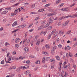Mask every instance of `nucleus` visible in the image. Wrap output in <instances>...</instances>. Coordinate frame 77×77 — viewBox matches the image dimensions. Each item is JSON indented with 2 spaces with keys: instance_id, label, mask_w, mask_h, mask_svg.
<instances>
[{
  "instance_id": "obj_60",
  "label": "nucleus",
  "mask_w": 77,
  "mask_h": 77,
  "mask_svg": "<svg viewBox=\"0 0 77 77\" xmlns=\"http://www.w3.org/2000/svg\"><path fill=\"white\" fill-rule=\"evenodd\" d=\"M59 40H60V39H59V38H57L56 40V42H59Z\"/></svg>"
},
{
  "instance_id": "obj_43",
  "label": "nucleus",
  "mask_w": 77,
  "mask_h": 77,
  "mask_svg": "<svg viewBox=\"0 0 77 77\" xmlns=\"http://www.w3.org/2000/svg\"><path fill=\"white\" fill-rule=\"evenodd\" d=\"M26 26V25H25V24L23 25H22L21 26V28H24V27H25Z\"/></svg>"
},
{
  "instance_id": "obj_21",
  "label": "nucleus",
  "mask_w": 77,
  "mask_h": 77,
  "mask_svg": "<svg viewBox=\"0 0 77 77\" xmlns=\"http://www.w3.org/2000/svg\"><path fill=\"white\" fill-rule=\"evenodd\" d=\"M68 63V60H66L64 63H63L64 65L63 66V67H64L65 66V64H66Z\"/></svg>"
},
{
  "instance_id": "obj_33",
  "label": "nucleus",
  "mask_w": 77,
  "mask_h": 77,
  "mask_svg": "<svg viewBox=\"0 0 77 77\" xmlns=\"http://www.w3.org/2000/svg\"><path fill=\"white\" fill-rule=\"evenodd\" d=\"M29 4L28 2H26L24 4H23L22 5H24V6H27V5H29Z\"/></svg>"
},
{
  "instance_id": "obj_17",
  "label": "nucleus",
  "mask_w": 77,
  "mask_h": 77,
  "mask_svg": "<svg viewBox=\"0 0 77 77\" xmlns=\"http://www.w3.org/2000/svg\"><path fill=\"white\" fill-rule=\"evenodd\" d=\"M50 62H52V63H55L56 62V60L54 59H51L50 60Z\"/></svg>"
},
{
  "instance_id": "obj_58",
  "label": "nucleus",
  "mask_w": 77,
  "mask_h": 77,
  "mask_svg": "<svg viewBox=\"0 0 77 77\" xmlns=\"http://www.w3.org/2000/svg\"><path fill=\"white\" fill-rule=\"evenodd\" d=\"M26 63L27 64H28V65L29 64V63H30V61L29 60H28L26 61Z\"/></svg>"
},
{
  "instance_id": "obj_46",
  "label": "nucleus",
  "mask_w": 77,
  "mask_h": 77,
  "mask_svg": "<svg viewBox=\"0 0 77 77\" xmlns=\"http://www.w3.org/2000/svg\"><path fill=\"white\" fill-rule=\"evenodd\" d=\"M67 67L68 68H69V69H70V68H71V65L69 63L68 64Z\"/></svg>"
},
{
  "instance_id": "obj_26",
  "label": "nucleus",
  "mask_w": 77,
  "mask_h": 77,
  "mask_svg": "<svg viewBox=\"0 0 77 77\" xmlns=\"http://www.w3.org/2000/svg\"><path fill=\"white\" fill-rule=\"evenodd\" d=\"M41 63V62L39 60H37L35 62V63L36 64H39Z\"/></svg>"
},
{
  "instance_id": "obj_42",
  "label": "nucleus",
  "mask_w": 77,
  "mask_h": 77,
  "mask_svg": "<svg viewBox=\"0 0 77 77\" xmlns=\"http://www.w3.org/2000/svg\"><path fill=\"white\" fill-rule=\"evenodd\" d=\"M1 64L4 65V64H5V61L4 60H2L1 62Z\"/></svg>"
},
{
  "instance_id": "obj_57",
  "label": "nucleus",
  "mask_w": 77,
  "mask_h": 77,
  "mask_svg": "<svg viewBox=\"0 0 77 77\" xmlns=\"http://www.w3.org/2000/svg\"><path fill=\"white\" fill-rule=\"evenodd\" d=\"M17 30H18V29H15L14 31H12V33H14V32H17Z\"/></svg>"
},
{
  "instance_id": "obj_64",
  "label": "nucleus",
  "mask_w": 77,
  "mask_h": 77,
  "mask_svg": "<svg viewBox=\"0 0 77 77\" xmlns=\"http://www.w3.org/2000/svg\"><path fill=\"white\" fill-rule=\"evenodd\" d=\"M58 70L59 71H60L61 70V66H59L58 67Z\"/></svg>"
},
{
  "instance_id": "obj_8",
  "label": "nucleus",
  "mask_w": 77,
  "mask_h": 77,
  "mask_svg": "<svg viewBox=\"0 0 77 77\" xmlns=\"http://www.w3.org/2000/svg\"><path fill=\"white\" fill-rule=\"evenodd\" d=\"M8 11H3L2 12L1 14H2V15H4L5 14H7V13H8Z\"/></svg>"
},
{
  "instance_id": "obj_56",
  "label": "nucleus",
  "mask_w": 77,
  "mask_h": 77,
  "mask_svg": "<svg viewBox=\"0 0 77 77\" xmlns=\"http://www.w3.org/2000/svg\"><path fill=\"white\" fill-rule=\"evenodd\" d=\"M45 22H46V20H44L42 21L41 23L42 24H45Z\"/></svg>"
},
{
  "instance_id": "obj_25",
  "label": "nucleus",
  "mask_w": 77,
  "mask_h": 77,
  "mask_svg": "<svg viewBox=\"0 0 77 77\" xmlns=\"http://www.w3.org/2000/svg\"><path fill=\"white\" fill-rule=\"evenodd\" d=\"M62 77H66V75L64 74V73L63 72H62L61 73Z\"/></svg>"
},
{
  "instance_id": "obj_50",
  "label": "nucleus",
  "mask_w": 77,
  "mask_h": 77,
  "mask_svg": "<svg viewBox=\"0 0 77 77\" xmlns=\"http://www.w3.org/2000/svg\"><path fill=\"white\" fill-rule=\"evenodd\" d=\"M52 28V26H51L48 28V30H51Z\"/></svg>"
},
{
  "instance_id": "obj_63",
  "label": "nucleus",
  "mask_w": 77,
  "mask_h": 77,
  "mask_svg": "<svg viewBox=\"0 0 77 77\" xmlns=\"http://www.w3.org/2000/svg\"><path fill=\"white\" fill-rule=\"evenodd\" d=\"M74 47H76L77 46V42L75 43L73 45Z\"/></svg>"
},
{
  "instance_id": "obj_40",
  "label": "nucleus",
  "mask_w": 77,
  "mask_h": 77,
  "mask_svg": "<svg viewBox=\"0 0 77 77\" xmlns=\"http://www.w3.org/2000/svg\"><path fill=\"white\" fill-rule=\"evenodd\" d=\"M47 30H46L44 31V33H43V35H45L47 33Z\"/></svg>"
},
{
  "instance_id": "obj_6",
  "label": "nucleus",
  "mask_w": 77,
  "mask_h": 77,
  "mask_svg": "<svg viewBox=\"0 0 77 77\" xmlns=\"http://www.w3.org/2000/svg\"><path fill=\"white\" fill-rule=\"evenodd\" d=\"M69 23V21H67L65 23H64L62 25V27H64L65 26H66Z\"/></svg>"
},
{
  "instance_id": "obj_49",
  "label": "nucleus",
  "mask_w": 77,
  "mask_h": 77,
  "mask_svg": "<svg viewBox=\"0 0 77 77\" xmlns=\"http://www.w3.org/2000/svg\"><path fill=\"white\" fill-rule=\"evenodd\" d=\"M10 75V77H13V76H14L15 75V74L13 73V74H11Z\"/></svg>"
},
{
  "instance_id": "obj_55",
  "label": "nucleus",
  "mask_w": 77,
  "mask_h": 77,
  "mask_svg": "<svg viewBox=\"0 0 77 77\" xmlns=\"http://www.w3.org/2000/svg\"><path fill=\"white\" fill-rule=\"evenodd\" d=\"M58 46L59 48H61L62 47V45H59Z\"/></svg>"
},
{
  "instance_id": "obj_10",
  "label": "nucleus",
  "mask_w": 77,
  "mask_h": 77,
  "mask_svg": "<svg viewBox=\"0 0 77 77\" xmlns=\"http://www.w3.org/2000/svg\"><path fill=\"white\" fill-rule=\"evenodd\" d=\"M55 14H56L54 13H50L47 15V17H51V16H53V15H54Z\"/></svg>"
},
{
  "instance_id": "obj_51",
  "label": "nucleus",
  "mask_w": 77,
  "mask_h": 77,
  "mask_svg": "<svg viewBox=\"0 0 77 77\" xmlns=\"http://www.w3.org/2000/svg\"><path fill=\"white\" fill-rule=\"evenodd\" d=\"M33 30H34L33 29H30V30H29V33H31V32H33Z\"/></svg>"
},
{
  "instance_id": "obj_23",
  "label": "nucleus",
  "mask_w": 77,
  "mask_h": 77,
  "mask_svg": "<svg viewBox=\"0 0 77 77\" xmlns=\"http://www.w3.org/2000/svg\"><path fill=\"white\" fill-rule=\"evenodd\" d=\"M42 62L43 63H44L45 62V57H43L42 59Z\"/></svg>"
},
{
  "instance_id": "obj_62",
  "label": "nucleus",
  "mask_w": 77,
  "mask_h": 77,
  "mask_svg": "<svg viewBox=\"0 0 77 77\" xmlns=\"http://www.w3.org/2000/svg\"><path fill=\"white\" fill-rule=\"evenodd\" d=\"M15 2V0H11V3H14Z\"/></svg>"
},
{
  "instance_id": "obj_1",
  "label": "nucleus",
  "mask_w": 77,
  "mask_h": 77,
  "mask_svg": "<svg viewBox=\"0 0 77 77\" xmlns=\"http://www.w3.org/2000/svg\"><path fill=\"white\" fill-rule=\"evenodd\" d=\"M28 38L27 37L25 38L23 42V44H25V46L28 45L30 42V39H28L27 40Z\"/></svg>"
},
{
  "instance_id": "obj_38",
  "label": "nucleus",
  "mask_w": 77,
  "mask_h": 77,
  "mask_svg": "<svg viewBox=\"0 0 77 77\" xmlns=\"http://www.w3.org/2000/svg\"><path fill=\"white\" fill-rule=\"evenodd\" d=\"M62 65V61H60L59 63V66H61Z\"/></svg>"
},
{
  "instance_id": "obj_4",
  "label": "nucleus",
  "mask_w": 77,
  "mask_h": 77,
  "mask_svg": "<svg viewBox=\"0 0 77 77\" xmlns=\"http://www.w3.org/2000/svg\"><path fill=\"white\" fill-rule=\"evenodd\" d=\"M71 16H69V15L67 16H66L65 17H62L60 18H59V20H62L63 19H65V18H69Z\"/></svg>"
},
{
  "instance_id": "obj_61",
  "label": "nucleus",
  "mask_w": 77,
  "mask_h": 77,
  "mask_svg": "<svg viewBox=\"0 0 77 77\" xmlns=\"http://www.w3.org/2000/svg\"><path fill=\"white\" fill-rule=\"evenodd\" d=\"M20 69L19 67H18L17 69V72H18L20 71Z\"/></svg>"
},
{
  "instance_id": "obj_7",
  "label": "nucleus",
  "mask_w": 77,
  "mask_h": 77,
  "mask_svg": "<svg viewBox=\"0 0 77 77\" xmlns=\"http://www.w3.org/2000/svg\"><path fill=\"white\" fill-rule=\"evenodd\" d=\"M17 23H18L17 21H15L12 25V27H15V26H17Z\"/></svg>"
},
{
  "instance_id": "obj_20",
  "label": "nucleus",
  "mask_w": 77,
  "mask_h": 77,
  "mask_svg": "<svg viewBox=\"0 0 77 77\" xmlns=\"http://www.w3.org/2000/svg\"><path fill=\"white\" fill-rule=\"evenodd\" d=\"M18 9L16 8L14 12L15 14L17 15V13H18Z\"/></svg>"
},
{
  "instance_id": "obj_24",
  "label": "nucleus",
  "mask_w": 77,
  "mask_h": 77,
  "mask_svg": "<svg viewBox=\"0 0 77 77\" xmlns=\"http://www.w3.org/2000/svg\"><path fill=\"white\" fill-rule=\"evenodd\" d=\"M42 53L43 54H45V55H48V53L46 52H44V51L42 52Z\"/></svg>"
},
{
  "instance_id": "obj_5",
  "label": "nucleus",
  "mask_w": 77,
  "mask_h": 77,
  "mask_svg": "<svg viewBox=\"0 0 77 77\" xmlns=\"http://www.w3.org/2000/svg\"><path fill=\"white\" fill-rule=\"evenodd\" d=\"M65 32L64 31H62V30H61L59 32L58 34H60V36H62L63 35V34Z\"/></svg>"
},
{
  "instance_id": "obj_59",
  "label": "nucleus",
  "mask_w": 77,
  "mask_h": 77,
  "mask_svg": "<svg viewBox=\"0 0 77 77\" xmlns=\"http://www.w3.org/2000/svg\"><path fill=\"white\" fill-rule=\"evenodd\" d=\"M26 66H27V65H26L24 66H23V69H26Z\"/></svg>"
},
{
  "instance_id": "obj_36",
  "label": "nucleus",
  "mask_w": 77,
  "mask_h": 77,
  "mask_svg": "<svg viewBox=\"0 0 77 77\" xmlns=\"http://www.w3.org/2000/svg\"><path fill=\"white\" fill-rule=\"evenodd\" d=\"M10 45V44L8 42H5V46H7L8 45Z\"/></svg>"
},
{
  "instance_id": "obj_16",
  "label": "nucleus",
  "mask_w": 77,
  "mask_h": 77,
  "mask_svg": "<svg viewBox=\"0 0 77 77\" xmlns=\"http://www.w3.org/2000/svg\"><path fill=\"white\" fill-rule=\"evenodd\" d=\"M51 53L52 54H54L55 53V50H53V49H51Z\"/></svg>"
},
{
  "instance_id": "obj_53",
  "label": "nucleus",
  "mask_w": 77,
  "mask_h": 77,
  "mask_svg": "<svg viewBox=\"0 0 77 77\" xmlns=\"http://www.w3.org/2000/svg\"><path fill=\"white\" fill-rule=\"evenodd\" d=\"M54 65H51V69H54Z\"/></svg>"
},
{
  "instance_id": "obj_32",
  "label": "nucleus",
  "mask_w": 77,
  "mask_h": 77,
  "mask_svg": "<svg viewBox=\"0 0 77 77\" xmlns=\"http://www.w3.org/2000/svg\"><path fill=\"white\" fill-rule=\"evenodd\" d=\"M33 25V23H32L31 24H30L28 27V28H31L32 27V26Z\"/></svg>"
},
{
  "instance_id": "obj_27",
  "label": "nucleus",
  "mask_w": 77,
  "mask_h": 77,
  "mask_svg": "<svg viewBox=\"0 0 77 77\" xmlns=\"http://www.w3.org/2000/svg\"><path fill=\"white\" fill-rule=\"evenodd\" d=\"M45 47L47 50H50V46H49L48 45H45Z\"/></svg>"
},
{
  "instance_id": "obj_54",
  "label": "nucleus",
  "mask_w": 77,
  "mask_h": 77,
  "mask_svg": "<svg viewBox=\"0 0 77 77\" xmlns=\"http://www.w3.org/2000/svg\"><path fill=\"white\" fill-rule=\"evenodd\" d=\"M35 50H36V51H39V49L37 47H35Z\"/></svg>"
},
{
  "instance_id": "obj_45",
  "label": "nucleus",
  "mask_w": 77,
  "mask_h": 77,
  "mask_svg": "<svg viewBox=\"0 0 77 77\" xmlns=\"http://www.w3.org/2000/svg\"><path fill=\"white\" fill-rule=\"evenodd\" d=\"M69 56H70V57H72L73 56V55H72V54L70 52H69Z\"/></svg>"
},
{
  "instance_id": "obj_37",
  "label": "nucleus",
  "mask_w": 77,
  "mask_h": 77,
  "mask_svg": "<svg viewBox=\"0 0 77 77\" xmlns=\"http://www.w3.org/2000/svg\"><path fill=\"white\" fill-rule=\"evenodd\" d=\"M52 22H53V20H52L50 18L49 21L48 23H49V24H51Z\"/></svg>"
},
{
  "instance_id": "obj_47",
  "label": "nucleus",
  "mask_w": 77,
  "mask_h": 77,
  "mask_svg": "<svg viewBox=\"0 0 77 77\" xmlns=\"http://www.w3.org/2000/svg\"><path fill=\"white\" fill-rule=\"evenodd\" d=\"M9 55H10V52H8L7 53V57H9Z\"/></svg>"
},
{
  "instance_id": "obj_9",
  "label": "nucleus",
  "mask_w": 77,
  "mask_h": 77,
  "mask_svg": "<svg viewBox=\"0 0 77 77\" xmlns=\"http://www.w3.org/2000/svg\"><path fill=\"white\" fill-rule=\"evenodd\" d=\"M45 11V10H44V8L38 10V12H43V11Z\"/></svg>"
},
{
  "instance_id": "obj_14",
  "label": "nucleus",
  "mask_w": 77,
  "mask_h": 77,
  "mask_svg": "<svg viewBox=\"0 0 77 77\" xmlns=\"http://www.w3.org/2000/svg\"><path fill=\"white\" fill-rule=\"evenodd\" d=\"M12 60H18V57L15 56H13L12 57Z\"/></svg>"
},
{
  "instance_id": "obj_12",
  "label": "nucleus",
  "mask_w": 77,
  "mask_h": 77,
  "mask_svg": "<svg viewBox=\"0 0 77 77\" xmlns=\"http://www.w3.org/2000/svg\"><path fill=\"white\" fill-rule=\"evenodd\" d=\"M71 49V47L69 46H67V47H65L64 48L65 50H69V49Z\"/></svg>"
},
{
  "instance_id": "obj_18",
  "label": "nucleus",
  "mask_w": 77,
  "mask_h": 77,
  "mask_svg": "<svg viewBox=\"0 0 77 77\" xmlns=\"http://www.w3.org/2000/svg\"><path fill=\"white\" fill-rule=\"evenodd\" d=\"M25 74L26 75H28V74H30V72L29 71V70H27L25 72Z\"/></svg>"
},
{
  "instance_id": "obj_35",
  "label": "nucleus",
  "mask_w": 77,
  "mask_h": 77,
  "mask_svg": "<svg viewBox=\"0 0 77 77\" xmlns=\"http://www.w3.org/2000/svg\"><path fill=\"white\" fill-rule=\"evenodd\" d=\"M61 2V0H58L56 2V4H59Z\"/></svg>"
},
{
  "instance_id": "obj_15",
  "label": "nucleus",
  "mask_w": 77,
  "mask_h": 77,
  "mask_svg": "<svg viewBox=\"0 0 77 77\" xmlns=\"http://www.w3.org/2000/svg\"><path fill=\"white\" fill-rule=\"evenodd\" d=\"M64 5L65 4L64 3L60 4L58 5V7L59 8H62V6H63V5Z\"/></svg>"
},
{
  "instance_id": "obj_39",
  "label": "nucleus",
  "mask_w": 77,
  "mask_h": 77,
  "mask_svg": "<svg viewBox=\"0 0 77 77\" xmlns=\"http://www.w3.org/2000/svg\"><path fill=\"white\" fill-rule=\"evenodd\" d=\"M71 32V30H69L66 33V34L68 35V34H69Z\"/></svg>"
},
{
  "instance_id": "obj_13",
  "label": "nucleus",
  "mask_w": 77,
  "mask_h": 77,
  "mask_svg": "<svg viewBox=\"0 0 77 77\" xmlns=\"http://www.w3.org/2000/svg\"><path fill=\"white\" fill-rule=\"evenodd\" d=\"M24 50L26 53H28V51H29V48L26 47L25 48Z\"/></svg>"
},
{
  "instance_id": "obj_3",
  "label": "nucleus",
  "mask_w": 77,
  "mask_h": 77,
  "mask_svg": "<svg viewBox=\"0 0 77 77\" xmlns=\"http://www.w3.org/2000/svg\"><path fill=\"white\" fill-rule=\"evenodd\" d=\"M60 10L62 11H68L69 10V8L68 7H67L66 8H63Z\"/></svg>"
},
{
  "instance_id": "obj_2",
  "label": "nucleus",
  "mask_w": 77,
  "mask_h": 77,
  "mask_svg": "<svg viewBox=\"0 0 77 77\" xmlns=\"http://www.w3.org/2000/svg\"><path fill=\"white\" fill-rule=\"evenodd\" d=\"M16 66H11L10 67L8 68L9 70H12V69H16Z\"/></svg>"
},
{
  "instance_id": "obj_30",
  "label": "nucleus",
  "mask_w": 77,
  "mask_h": 77,
  "mask_svg": "<svg viewBox=\"0 0 77 77\" xmlns=\"http://www.w3.org/2000/svg\"><path fill=\"white\" fill-rule=\"evenodd\" d=\"M50 5V4H48L45 5L44 6V7L45 8H47V7H48V6H49Z\"/></svg>"
},
{
  "instance_id": "obj_28",
  "label": "nucleus",
  "mask_w": 77,
  "mask_h": 77,
  "mask_svg": "<svg viewBox=\"0 0 77 77\" xmlns=\"http://www.w3.org/2000/svg\"><path fill=\"white\" fill-rule=\"evenodd\" d=\"M40 17H39V16H38L37 17H36L35 19V21H37L39 19Z\"/></svg>"
},
{
  "instance_id": "obj_48",
  "label": "nucleus",
  "mask_w": 77,
  "mask_h": 77,
  "mask_svg": "<svg viewBox=\"0 0 77 77\" xmlns=\"http://www.w3.org/2000/svg\"><path fill=\"white\" fill-rule=\"evenodd\" d=\"M51 35H49L48 37V40H49L50 38H51Z\"/></svg>"
},
{
  "instance_id": "obj_31",
  "label": "nucleus",
  "mask_w": 77,
  "mask_h": 77,
  "mask_svg": "<svg viewBox=\"0 0 77 77\" xmlns=\"http://www.w3.org/2000/svg\"><path fill=\"white\" fill-rule=\"evenodd\" d=\"M39 44H40V41L38 40L36 43V45L38 46V45H39Z\"/></svg>"
},
{
  "instance_id": "obj_44",
  "label": "nucleus",
  "mask_w": 77,
  "mask_h": 77,
  "mask_svg": "<svg viewBox=\"0 0 77 77\" xmlns=\"http://www.w3.org/2000/svg\"><path fill=\"white\" fill-rule=\"evenodd\" d=\"M19 59H20L21 60H23V59H24V57H19Z\"/></svg>"
},
{
  "instance_id": "obj_19",
  "label": "nucleus",
  "mask_w": 77,
  "mask_h": 77,
  "mask_svg": "<svg viewBox=\"0 0 77 77\" xmlns=\"http://www.w3.org/2000/svg\"><path fill=\"white\" fill-rule=\"evenodd\" d=\"M20 41V38H17L15 40V43H18V42Z\"/></svg>"
},
{
  "instance_id": "obj_22",
  "label": "nucleus",
  "mask_w": 77,
  "mask_h": 77,
  "mask_svg": "<svg viewBox=\"0 0 77 77\" xmlns=\"http://www.w3.org/2000/svg\"><path fill=\"white\" fill-rule=\"evenodd\" d=\"M12 56H9L8 58V61H11V59H12Z\"/></svg>"
},
{
  "instance_id": "obj_29",
  "label": "nucleus",
  "mask_w": 77,
  "mask_h": 77,
  "mask_svg": "<svg viewBox=\"0 0 77 77\" xmlns=\"http://www.w3.org/2000/svg\"><path fill=\"white\" fill-rule=\"evenodd\" d=\"M55 57H56L57 60H60V57H59V56H56Z\"/></svg>"
},
{
  "instance_id": "obj_34",
  "label": "nucleus",
  "mask_w": 77,
  "mask_h": 77,
  "mask_svg": "<svg viewBox=\"0 0 77 77\" xmlns=\"http://www.w3.org/2000/svg\"><path fill=\"white\" fill-rule=\"evenodd\" d=\"M49 25H50V23H48L45 26V27H48L49 26Z\"/></svg>"
},
{
  "instance_id": "obj_11",
  "label": "nucleus",
  "mask_w": 77,
  "mask_h": 77,
  "mask_svg": "<svg viewBox=\"0 0 77 77\" xmlns=\"http://www.w3.org/2000/svg\"><path fill=\"white\" fill-rule=\"evenodd\" d=\"M45 26L44 25H42L40 26V27H39L38 29L39 30H41L42 29H44V28H45Z\"/></svg>"
},
{
  "instance_id": "obj_52",
  "label": "nucleus",
  "mask_w": 77,
  "mask_h": 77,
  "mask_svg": "<svg viewBox=\"0 0 77 77\" xmlns=\"http://www.w3.org/2000/svg\"><path fill=\"white\" fill-rule=\"evenodd\" d=\"M17 53V52L15 51H14L12 53V54H13L14 55H15V54H16Z\"/></svg>"
},
{
  "instance_id": "obj_41",
  "label": "nucleus",
  "mask_w": 77,
  "mask_h": 77,
  "mask_svg": "<svg viewBox=\"0 0 77 77\" xmlns=\"http://www.w3.org/2000/svg\"><path fill=\"white\" fill-rule=\"evenodd\" d=\"M74 5H75V3H74L73 4H72V5H70V8H71V7H72V6H74Z\"/></svg>"
}]
</instances>
